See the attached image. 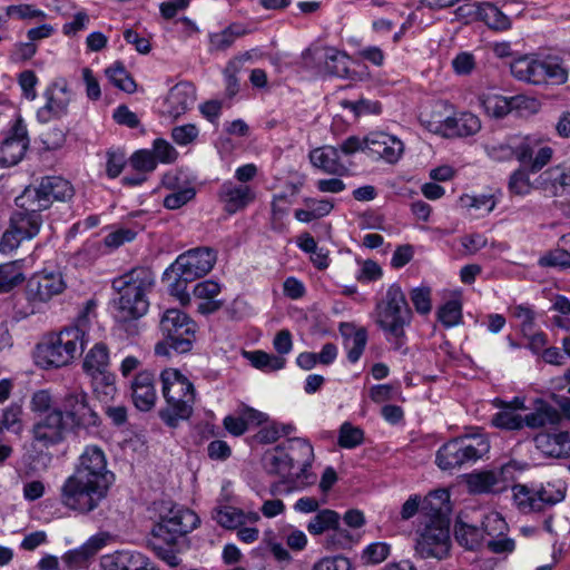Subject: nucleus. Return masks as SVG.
<instances>
[{"instance_id": "1", "label": "nucleus", "mask_w": 570, "mask_h": 570, "mask_svg": "<svg viewBox=\"0 0 570 570\" xmlns=\"http://www.w3.org/2000/svg\"><path fill=\"white\" fill-rule=\"evenodd\" d=\"M115 479L102 449L88 445L60 488V502L68 510L89 514L107 499Z\"/></svg>"}, {"instance_id": "2", "label": "nucleus", "mask_w": 570, "mask_h": 570, "mask_svg": "<svg viewBox=\"0 0 570 570\" xmlns=\"http://www.w3.org/2000/svg\"><path fill=\"white\" fill-rule=\"evenodd\" d=\"M155 285L154 273L146 267H135L112 281V288L118 293L114 299L116 318L129 322L142 317L149 308L147 294Z\"/></svg>"}, {"instance_id": "3", "label": "nucleus", "mask_w": 570, "mask_h": 570, "mask_svg": "<svg viewBox=\"0 0 570 570\" xmlns=\"http://www.w3.org/2000/svg\"><path fill=\"white\" fill-rule=\"evenodd\" d=\"M86 343V333L79 326L51 333L37 344L35 363L43 370L67 366L81 355Z\"/></svg>"}, {"instance_id": "4", "label": "nucleus", "mask_w": 570, "mask_h": 570, "mask_svg": "<svg viewBox=\"0 0 570 570\" xmlns=\"http://www.w3.org/2000/svg\"><path fill=\"white\" fill-rule=\"evenodd\" d=\"M374 317L387 342L392 343L395 348L402 347L405 343V327L411 323L412 312L397 284L390 285L377 299Z\"/></svg>"}, {"instance_id": "5", "label": "nucleus", "mask_w": 570, "mask_h": 570, "mask_svg": "<svg viewBox=\"0 0 570 570\" xmlns=\"http://www.w3.org/2000/svg\"><path fill=\"white\" fill-rule=\"evenodd\" d=\"M161 391L166 406L160 417L169 426H176L180 420H187L195 404L193 383L176 368H166L160 374Z\"/></svg>"}, {"instance_id": "6", "label": "nucleus", "mask_w": 570, "mask_h": 570, "mask_svg": "<svg viewBox=\"0 0 570 570\" xmlns=\"http://www.w3.org/2000/svg\"><path fill=\"white\" fill-rule=\"evenodd\" d=\"M216 263V253L208 247H198L180 254L165 271L167 278L175 277L170 292L181 303L189 302L186 284L208 274Z\"/></svg>"}, {"instance_id": "7", "label": "nucleus", "mask_w": 570, "mask_h": 570, "mask_svg": "<svg viewBox=\"0 0 570 570\" xmlns=\"http://www.w3.org/2000/svg\"><path fill=\"white\" fill-rule=\"evenodd\" d=\"M511 75L519 81L530 85H563L568 80V69L558 57H541L537 53L519 56L510 63Z\"/></svg>"}, {"instance_id": "8", "label": "nucleus", "mask_w": 570, "mask_h": 570, "mask_svg": "<svg viewBox=\"0 0 570 570\" xmlns=\"http://www.w3.org/2000/svg\"><path fill=\"white\" fill-rule=\"evenodd\" d=\"M490 450L485 435L474 434L453 439L436 452L435 462L443 471H453L475 463Z\"/></svg>"}, {"instance_id": "9", "label": "nucleus", "mask_w": 570, "mask_h": 570, "mask_svg": "<svg viewBox=\"0 0 570 570\" xmlns=\"http://www.w3.org/2000/svg\"><path fill=\"white\" fill-rule=\"evenodd\" d=\"M17 204L21 209L11 215L9 228L0 239V252L3 254L18 248L22 240L33 238L42 225L41 210H32L31 200L24 199L23 194L17 198Z\"/></svg>"}, {"instance_id": "10", "label": "nucleus", "mask_w": 570, "mask_h": 570, "mask_svg": "<svg viewBox=\"0 0 570 570\" xmlns=\"http://www.w3.org/2000/svg\"><path fill=\"white\" fill-rule=\"evenodd\" d=\"M451 548L450 525L446 518H432L420 532L415 551L422 559L442 560L449 556Z\"/></svg>"}, {"instance_id": "11", "label": "nucleus", "mask_w": 570, "mask_h": 570, "mask_svg": "<svg viewBox=\"0 0 570 570\" xmlns=\"http://www.w3.org/2000/svg\"><path fill=\"white\" fill-rule=\"evenodd\" d=\"M160 331L174 351L186 353L195 341L196 324L184 312L170 308L160 318Z\"/></svg>"}, {"instance_id": "12", "label": "nucleus", "mask_w": 570, "mask_h": 570, "mask_svg": "<svg viewBox=\"0 0 570 570\" xmlns=\"http://www.w3.org/2000/svg\"><path fill=\"white\" fill-rule=\"evenodd\" d=\"M22 194L24 199L31 200L32 210H45L55 200L63 202L71 198L73 189L68 180L58 176H48L42 178L37 187H28Z\"/></svg>"}, {"instance_id": "13", "label": "nucleus", "mask_w": 570, "mask_h": 570, "mask_svg": "<svg viewBox=\"0 0 570 570\" xmlns=\"http://www.w3.org/2000/svg\"><path fill=\"white\" fill-rule=\"evenodd\" d=\"M288 460L296 471L294 490H304L316 481V475L309 471L314 460V450L312 444L301 438L289 439L283 443Z\"/></svg>"}, {"instance_id": "14", "label": "nucleus", "mask_w": 570, "mask_h": 570, "mask_svg": "<svg viewBox=\"0 0 570 570\" xmlns=\"http://www.w3.org/2000/svg\"><path fill=\"white\" fill-rule=\"evenodd\" d=\"M199 521L194 511L176 505L155 525L154 534L166 542H175L177 538L193 531L199 524Z\"/></svg>"}, {"instance_id": "15", "label": "nucleus", "mask_w": 570, "mask_h": 570, "mask_svg": "<svg viewBox=\"0 0 570 570\" xmlns=\"http://www.w3.org/2000/svg\"><path fill=\"white\" fill-rule=\"evenodd\" d=\"M553 148L537 135H519L518 161L532 171H541L552 159Z\"/></svg>"}, {"instance_id": "16", "label": "nucleus", "mask_w": 570, "mask_h": 570, "mask_svg": "<svg viewBox=\"0 0 570 570\" xmlns=\"http://www.w3.org/2000/svg\"><path fill=\"white\" fill-rule=\"evenodd\" d=\"M66 282L59 271L42 269L27 282V298L31 303H48L66 289Z\"/></svg>"}, {"instance_id": "17", "label": "nucleus", "mask_w": 570, "mask_h": 570, "mask_svg": "<svg viewBox=\"0 0 570 570\" xmlns=\"http://www.w3.org/2000/svg\"><path fill=\"white\" fill-rule=\"evenodd\" d=\"M367 156L386 164H396L404 154V142L385 131H371L365 136Z\"/></svg>"}, {"instance_id": "18", "label": "nucleus", "mask_w": 570, "mask_h": 570, "mask_svg": "<svg viewBox=\"0 0 570 570\" xmlns=\"http://www.w3.org/2000/svg\"><path fill=\"white\" fill-rule=\"evenodd\" d=\"M46 104L37 111V119L47 124L52 119H59L68 114V107L72 99L71 91L65 79L53 81L43 94Z\"/></svg>"}, {"instance_id": "19", "label": "nucleus", "mask_w": 570, "mask_h": 570, "mask_svg": "<svg viewBox=\"0 0 570 570\" xmlns=\"http://www.w3.org/2000/svg\"><path fill=\"white\" fill-rule=\"evenodd\" d=\"M67 424L60 409H53L32 426L33 441L43 448L60 443L65 439Z\"/></svg>"}, {"instance_id": "20", "label": "nucleus", "mask_w": 570, "mask_h": 570, "mask_svg": "<svg viewBox=\"0 0 570 570\" xmlns=\"http://www.w3.org/2000/svg\"><path fill=\"white\" fill-rule=\"evenodd\" d=\"M217 197L224 212L234 215L255 202L256 190L253 185L238 184L228 179L220 185Z\"/></svg>"}, {"instance_id": "21", "label": "nucleus", "mask_w": 570, "mask_h": 570, "mask_svg": "<svg viewBox=\"0 0 570 570\" xmlns=\"http://www.w3.org/2000/svg\"><path fill=\"white\" fill-rule=\"evenodd\" d=\"M265 464L269 473L277 474L282 478L281 482L272 484L271 492L273 494L282 491L286 493L295 491L293 488L295 481L293 479L295 478L296 471L288 460V454L283 444L276 446L265 456Z\"/></svg>"}, {"instance_id": "22", "label": "nucleus", "mask_w": 570, "mask_h": 570, "mask_svg": "<svg viewBox=\"0 0 570 570\" xmlns=\"http://www.w3.org/2000/svg\"><path fill=\"white\" fill-rule=\"evenodd\" d=\"M61 404L62 415L65 414L73 425L89 426L96 423L97 415L89 404L87 393L82 390L67 392Z\"/></svg>"}, {"instance_id": "23", "label": "nucleus", "mask_w": 570, "mask_h": 570, "mask_svg": "<svg viewBox=\"0 0 570 570\" xmlns=\"http://www.w3.org/2000/svg\"><path fill=\"white\" fill-rule=\"evenodd\" d=\"M29 146L27 125L18 118L11 128L10 136L0 145V166L9 167L18 164Z\"/></svg>"}, {"instance_id": "24", "label": "nucleus", "mask_w": 570, "mask_h": 570, "mask_svg": "<svg viewBox=\"0 0 570 570\" xmlns=\"http://www.w3.org/2000/svg\"><path fill=\"white\" fill-rule=\"evenodd\" d=\"M196 102V89L193 83L183 81L175 85L167 94L163 112L173 119L186 114Z\"/></svg>"}, {"instance_id": "25", "label": "nucleus", "mask_w": 570, "mask_h": 570, "mask_svg": "<svg viewBox=\"0 0 570 570\" xmlns=\"http://www.w3.org/2000/svg\"><path fill=\"white\" fill-rule=\"evenodd\" d=\"M100 566L102 570H158L148 557L132 550L106 554L101 558Z\"/></svg>"}, {"instance_id": "26", "label": "nucleus", "mask_w": 570, "mask_h": 570, "mask_svg": "<svg viewBox=\"0 0 570 570\" xmlns=\"http://www.w3.org/2000/svg\"><path fill=\"white\" fill-rule=\"evenodd\" d=\"M541 190L551 196L570 195V161L541 171L538 176Z\"/></svg>"}, {"instance_id": "27", "label": "nucleus", "mask_w": 570, "mask_h": 570, "mask_svg": "<svg viewBox=\"0 0 570 570\" xmlns=\"http://www.w3.org/2000/svg\"><path fill=\"white\" fill-rule=\"evenodd\" d=\"M534 444L543 455L549 458L570 456V432L539 433L534 436Z\"/></svg>"}, {"instance_id": "28", "label": "nucleus", "mask_w": 570, "mask_h": 570, "mask_svg": "<svg viewBox=\"0 0 570 570\" xmlns=\"http://www.w3.org/2000/svg\"><path fill=\"white\" fill-rule=\"evenodd\" d=\"M452 106L444 100L435 101L430 110L420 115L421 124L431 132L448 135L452 117Z\"/></svg>"}, {"instance_id": "29", "label": "nucleus", "mask_w": 570, "mask_h": 570, "mask_svg": "<svg viewBox=\"0 0 570 570\" xmlns=\"http://www.w3.org/2000/svg\"><path fill=\"white\" fill-rule=\"evenodd\" d=\"M132 401L140 411H149L157 400L154 374L148 371L138 373L131 384Z\"/></svg>"}, {"instance_id": "30", "label": "nucleus", "mask_w": 570, "mask_h": 570, "mask_svg": "<svg viewBox=\"0 0 570 570\" xmlns=\"http://www.w3.org/2000/svg\"><path fill=\"white\" fill-rule=\"evenodd\" d=\"M311 164L328 175L342 176L347 168L340 160V150L333 146H323L309 153Z\"/></svg>"}, {"instance_id": "31", "label": "nucleus", "mask_w": 570, "mask_h": 570, "mask_svg": "<svg viewBox=\"0 0 570 570\" xmlns=\"http://www.w3.org/2000/svg\"><path fill=\"white\" fill-rule=\"evenodd\" d=\"M465 483L470 493L485 494L501 491L502 473L497 471H479L465 475Z\"/></svg>"}, {"instance_id": "32", "label": "nucleus", "mask_w": 570, "mask_h": 570, "mask_svg": "<svg viewBox=\"0 0 570 570\" xmlns=\"http://www.w3.org/2000/svg\"><path fill=\"white\" fill-rule=\"evenodd\" d=\"M220 289V285L212 279L196 284L193 293L194 296L200 301L197 311L202 314H212L218 311L223 305V302L216 298Z\"/></svg>"}, {"instance_id": "33", "label": "nucleus", "mask_w": 570, "mask_h": 570, "mask_svg": "<svg viewBox=\"0 0 570 570\" xmlns=\"http://www.w3.org/2000/svg\"><path fill=\"white\" fill-rule=\"evenodd\" d=\"M538 171H532L531 169L519 166L515 168L509 176L508 179V190L511 195L524 197L530 195L533 190L540 189L541 186L538 183V177L532 180L531 175L537 174Z\"/></svg>"}, {"instance_id": "34", "label": "nucleus", "mask_w": 570, "mask_h": 570, "mask_svg": "<svg viewBox=\"0 0 570 570\" xmlns=\"http://www.w3.org/2000/svg\"><path fill=\"white\" fill-rule=\"evenodd\" d=\"M560 422V412L552 405L544 403L543 401H539L535 411L524 416L523 426L541 429L548 425H557Z\"/></svg>"}, {"instance_id": "35", "label": "nucleus", "mask_w": 570, "mask_h": 570, "mask_svg": "<svg viewBox=\"0 0 570 570\" xmlns=\"http://www.w3.org/2000/svg\"><path fill=\"white\" fill-rule=\"evenodd\" d=\"M519 135H511L501 141H493L484 146L487 156L493 161L503 163L515 159L518 161Z\"/></svg>"}, {"instance_id": "36", "label": "nucleus", "mask_w": 570, "mask_h": 570, "mask_svg": "<svg viewBox=\"0 0 570 570\" xmlns=\"http://www.w3.org/2000/svg\"><path fill=\"white\" fill-rule=\"evenodd\" d=\"M515 98H507L495 92H485L480 96V102L484 111L494 118H502L513 108Z\"/></svg>"}, {"instance_id": "37", "label": "nucleus", "mask_w": 570, "mask_h": 570, "mask_svg": "<svg viewBox=\"0 0 570 570\" xmlns=\"http://www.w3.org/2000/svg\"><path fill=\"white\" fill-rule=\"evenodd\" d=\"M109 367V351L104 343L95 344L86 354L82 368L88 375L102 373Z\"/></svg>"}, {"instance_id": "38", "label": "nucleus", "mask_w": 570, "mask_h": 570, "mask_svg": "<svg viewBox=\"0 0 570 570\" xmlns=\"http://www.w3.org/2000/svg\"><path fill=\"white\" fill-rule=\"evenodd\" d=\"M535 490L539 511L563 501L566 497V485L561 481L542 483Z\"/></svg>"}, {"instance_id": "39", "label": "nucleus", "mask_w": 570, "mask_h": 570, "mask_svg": "<svg viewBox=\"0 0 570 570\" xmlns=\"http://www.w3.org/2000/svg\"><path fill=\"white\" fill-rule=\"evenodd\" d=\"M478 20L483 21L494 30H508L511 27L510 18L491 2H480Z\"/></svg>"}, {"instance_id": "40", "label": "nucleus", "mask_w": 570, "mask_h": 570, "mask_svg": "<svg viewBox=\"0 0 570 570\" xmlns=\"http://www.w3.org/2000/svg\"><path fill=\"white\" fill-rule=\"evenodd\" d=\"M422 510L431 512L433 518H446L451 511L450 492L446 489L430 492L422 502Z\"/></svg>"}, {"instance_id": "41", "label": "nucleus", "mask_w": 570, "mask_h": 570, "mask_svg": "<svg viewBox=\"0 0 570 570\" xmlns=\"http://www.w3.org/2000/svg\"><path fill=\"white\" fill-rule=\"evenodd\" d=\"M244 356L257 370L263 372H275L284 368L286 360L278 355L268 354L264 351L244 352Z\"/></svg>"}, {"instance_id": "42", "label": "nucleus", "mask_w": 570, "mask_h": 570, "mask_svg": "<svg viewBox=\"0 0 570 570\" xmlns=\"http://www.w3.org/2000/svg\"><path fill=\"white\" fill-rule=\"evenodd\" d=\"M344 347L347 353V360L351 363H356L362 356L366 343H367V332L365 328H352L350 333L344 332Z\"/></svg>"}, {"instance_id": "43", "label": "nucleus", "mask_w": 570, "mask_h": 570, "mask_svg": "<svg viewBox=\"0 0 570 570\" xmlns=\"http://www.w3.org/2000/svg\"><path fill=\"white\" fill-rule=\"evenodd\" d=\"M512 497L515 507L522 513L539 512L535 488H529L525 484H515L512 487Z\"/></svg>"}, {"instance_id": "44", "label": "nucleus", "mask_w": 570, "mask_h": 570, "mask_svg": "<svg viewBox=\"0 0 570 570\" xmlns=\"http://www.w3.org/2000/svg\"><path fill=\"white\" fill-rule=\"evenodd\" d=\"M455 539L460 546L469 550H476L484 542L481 528L464 522H458L455 524Z\"/></svg>"}, {"instance_id": "45", "label": "nucleus", "mask_w": 570, "mask_h": 570, "mask_svg": "<svg viewBox=\"0 0 570 570\" xmlns=\"http://www.w3.org/2000/svg\"><path fill=\"white\" fill-rule=\"evenodd\" d=\"M481 129V121L474 114L461 112L453 116L448 135L462 137L475 135Z\"/></svg>"}, {"instance_id": "46", "label": "nucleus", "mask_w": 570, "mask_h": 570, "mask_svg": "<svg viewBox=\"0 0 570 570\" xmlns=\"http://www.w3.org/2000/svg\"><path fill=\"white\" fill-rule=\"evenodd\" d=\"M340 514L330 509L318 511L308 522L307 531L313 535L328 532L338 524Z\"/></svg>"}, {"instance_id": "47", "label": "nucleus", "mask_w": 570, "mask_h": 570, "mask_svg": "<svg viewBox=\"0 0 570 570\" xmlns=\"http://www.w3.org/2000/svg\"><path fill=\"white\" fill-rule=\"evenodd\" d=\"M510 316L518 322L522 335L532 333L535 326V311L529 304H515L508 308Z\"/></svg>"}, {"instance_id": "48", "label": "nucleus", "mask_w": 570, "mask_h": 570, "mask_svg": "<svg viewBox=\"0 0 570 570\" xmlns=\"http://www.w3.org/2000/svg\"><path fill=\"white\" fill-rule=\"evenodd\" d=\"M108 80L118 89L128 94L136 91L137 85L121 62H115L106 69Z\"/></svg>"}, {"instance_id": "49", "label": "nucleus", "mask_w": 570, "mask_h": 570, "mask_svg": "<svg viewBox=\"0 0 570 570\" xmlns=\"http://www.w3.org/2000/svg\"><path fill=\"white\" fill-rule=\"evenodd\" d=\"M325 70L335 77L345 78L350 71V58L344 52L334 48L327 49L325 52Z\"/></svg>"}, {"instance_id": "50", "label": "nucleus", "mask_w": 570, "mask_h": 570, "mask_svg": "<svg viewBox=\"0 0 570 570\" xmlns=\"http://www.w3.org/2000/svg\"><path fill=\"white\" fill-rule=\"evenodd\" d=\"M460 206L469 212H478L481 215L491 213L497 206L493 195H462Z\"/></svg>"}, {"instance_id": "51", "label": "nucleus", "mask_w": 570, "mask_h": 570, "mask_svg": "<svg viewBox=\"0 0 570 570\" xmlns=\"http://www.w3.org/2000/svg\"><path fill=\"white\" fill-rule=\"evenodd\" d=\"M213 518L226 529H237L244 525L245 512L235 507H220L214 510Z\"/></svg>"}, {"instance_id": "52", "label": "nucleus", "mask_w": 570, "mask_h": 570, "mask_svg": "<svg viewBox=\"0 0 570 570\" xmlns=\"http://www.w3.org/2000/svg\"><path fill=\"white\" fill-rule=\"evenodd\" d=\"M23 281L21 266L17 262L0 265V293H8Z\"/></svg>"}, {"instance_id": "53", "label": "nucleus", "mask_w": 570, "mask_h": 570, "mask_svg": "<svg viewBox=\"0 0 570 570\" xmlns=\"http://www.w3.org/2000/svg\"><path fill=\"white\" fill-rule=\"evenodd\" d=\"M438 320L443 326L450 328L456 326L462 321V303L460 299H450L438 309Z\"/></svg>"}, {"instance_id": "54", "label": "nucleus", "mask_w": 570, "mask_h": 570, "mask_svg": "<svg viewBox=\"0 0 570 570\" xmlns=\"http://www.w3.org/2000/svg\"><path fill=\"white\" fill-rule=\"evenodd\" d=\"M523 420L524 416L518 414L514 409L503 406L492 416L491 423L498 429L520 430L523 428Z\"/></svg>"}, {"instance_id": "55", "label": "nucleus", "mask_w": 570, "mask_h": 570, "mask_svg": "<svg viewBox=\"0 0 570 570\" xmlns=\"http://www.w3.org/2000/svg\"><path fill=\"white\" fill-rule=\"evenodd\" d=\"M22 406L18 403H11L3 411L0 419V429L20 433L23 429L22 424Z\"/></svg>"}, {"instance_id": "56", "label": "nucleus", "mask_w": 570, "mask_h": 570, "mask_svg": "<svg viewBox=\"0 0 570 570\" xmlns=\"http://www.w3.org/2000/svg\"><path fill=\"white\" fill-rule=\"evenodd\" d=\"M98 546L95 547L91 542H86L80 548L68 551L63 556V562L67 563L70 569L80 568L98 551Z\"/></svg>"}, {"instance_id": "57", "label": "nucleus", "mask_w": 570, "mask_h": 570, "mask_svg": "<svg viewBox=\"0 0 570 570\" xmlns=\"http://www.w3.org/2000/svg\"><path fill=\"white\" fill-rule=\"evenodd\" d=\"M364 432L362 429L345 422L341 425L338 445L344 449H354L362 444Z\"/></svg>"}, {"instance_id": "58", "label": "nucleus", "mask_w": 570, "mask_h": 570, "mask_svg": "<svg viewBox=\"0 0 570 570\" xmlns=\"http://www.w3.org/2000/svg\"><path fill=\"white\" fill-rule=\"evenodd\" d=\"M508 529V523L498 512L488 513L482 521L481 530L483 531L484 538L485 535L491 539L494 537H501L507 533Z\"/></svg>"}, {"instance_id": "59", "label": "nucleus", "mask_w": 570, "mask_h": 570, "mask_svg": "<svg viewBox=\"0 0 570 570\" xmlns=\"http://www.w3.org/2000/svg\"><path fill=\"white\" fill-rule=\"evenodd\" d=\"M240 35H243V32L235 31L233 27H228L219 32L212 33L209 37V50L224 51L228 49Z\"/></svg>"}, {"instance_id": "60", "label": "nucleus", "mask_w": 570, "mask_h": 570, "mask_svg": "<svg viewBox=\"0 0 570 570\" xmlns=\"http://www.w3.org/2000/svg\"><path fill=\"white\" fill-rule=\"evenodd\" d=\"M150 150L156 157L157 164H173L178 158V151L176 148L169 141L163 138H156L153 141V148Z\"/></svg>"}, {"instance_id": "61", "label": "nucleus", "mask_w": 570, "mask_h": 570, "mask_svg": "<svg viewBox=\"0 0 570 570\" xmlns=\"http://www.w3.org/2000/svg\"><path fill=\"white\" fill-rule=\"evenodd\" d=\"M130 165L140 173H150L156 169L157 161L150 149H139L131 155Z\"/></svg>"}, {"instance_id": "62", "label": "nucleus", "mask_w": 570, "mask_h": 570, "mask_svg": "<svg viewBox=\"0 0 570 570\" xmlns=\"http://www.w3.org/2000/svg\"><path fill=\"white\" fill-rule=\"evenodd\" d=\"M352 534L338 523L326 537L325 547L331 550H340L350 547Z\"/></svg>"}, {"instance_id": "63", "label": "nucleus", "mask_w": 570, "mask_h": 570, "mask_svg": "<svg viewBox=\"0 0 570 570\" xmlns=\"http://www.w3.org/2000/svg\"><path fill=\"white\" fill-rule=\"evenodd\" d=\"M410 297L417 313L425 315L431 312L432 299L430 287H415L411 291Z\"/></svg>"}, {"instance_id": "64", "label": "nucleus", "mask_w": 570, "mask_h": 570, "mask_svg": "<svg viewBox=\"0 0 570 570\" xmlns=\"http://www.w3.org/2000/svg\"><path fill=\"white\" fill-rule=\"evenodd\" d=\"M350 559L343 556L324 557L314 563L312 570H351Z\"/></svg>"}]
</instances>
